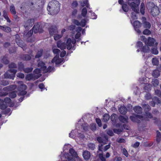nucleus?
<instances>
[{
    "label": "nucleus",
    "mask_w": 161,
    "mask_h": 161,
    "mask_svg": "<svg viewBox=\"0 0 161 161\" xmlns=\"http://www.w3.org/2000/svg\"><path fill=\"white\" fill-rule=\"evenodd\" d=\"M158 61L156 58H153L152 60V63L153 65H157L158 64Z\"/></svg>",
    "instance_id": "nucleus-59"
},
{
    "label": "nucleus",
    "mask_w": 161,
    "mask_h": 161,
    "mask_svg": "<svg viewBox=\"0 0 161 161\" xmlns=\"http://www.w3.org/2000/svg\"><path fill=\"white\" fill-rule=\"evenodd\" d=\"M142 40L143 39V41L145 42L146 45L149 46H152L154 45L155 42V40L151 37H149L147 39L144 36H142L141 37Z\"/></svg>",
    "instance_id": "nucleus-5"
},
{
    "label": "nucleus",
    "mask_w": 161,
    "mask_h": 161,
    "mask_svg": "<svg viewBox=\"0 0 161 161\" xmlns=\"http://www.w3.org/2000/svg\"><path fill=\"white\" fill-rule=\"evenodd\" d=\"M90 128L93 131L97 129L96 124L93 123L91 124Z\"/></svg>",
    "instance_id": "nucleus-57"
},
{
    "label": "nucleus",
    "mask_w": 161,
    "mask_h": 161,
    "mask_svg": "<svg viewBox=\"0 0 161 161\" xmlns=\"http://www.w3.org/2000/svg\"><path fill=\"white\" fill-rule=\"evenodd\" d=\"M16 42L17 45L21 47L24 50L26 49V45L22 40L19 39H17L16 40Z\"/></svg>",
    "instance_id": "nucleus-12"
},
{
    "label": "nucleus",
    "mask_w": 161,
    "mask_h": 161,
    "mask_svg": "<svg viewBox=\"0 0 161 161\" xmlns=\"http://www.w3.org/2000/svg\"><path fill=\"white\" fill-rule=\"evenodd\" d=\"M27 88V86L25 84H21L18 87V90L19 91L25 90Z\"/></svg>",
    "instance_id": "nucleus-34"
},
{
    "label": "nucleus",
    "mask_w": 161,
    "mask_h": 161,
    "mask_svg": "<svg viewBox=\"0 0 161 161\" xmlns=\"http://www.w3.org/2000/svg\"><path fill=\"white\" fill-rule=\"evenodd\" d=\"M72 22L77 25L79 26L80 25V23L78 20L75 19L72 20Z\"/></svg>",
    "instance_id": "nucleus-63"
},
{
    "label": "nucleus",
    "mask_w": 161,
    "mask_h": 161,
    "mask_svg": "<svg viewBox=\"0 0 161 161\" xmlns=\"http://www.w3.org/2000/svg\"><path fill=\"white\" fill-rule=\"evenodd\" d=\"M155 94L158 96L161 97V91L159 90H155Z\"/></svg>",
    "instance_id": "nucleus-64"
},
{
    "label": "nucleus",
    "mask_w": 161,
    "mask_h": 161,
    "mask_svg": "<svg viewBox=\"0 0 161 161\" xmlns=\"http://www.w3.org/2000/svg\"><path fill=\"white\" fill-rule=\"evenodd\" d=\"M69 152L73 157L77 158L78 157L77 153L73 148H70L69 150Z\"/></svg>",
    "instance_id": "nucleus-26"
},
{
    "label": "nucleus",
    "mask_w": 161,
    "mask_h": 161,
    "mask_svg": "<svg viewBox=\"0 0 161 161\" xmlns=\"http://www.w3.org/2000/svg\"><path fill=\"white\" fill-rule=\"evenodd\" d=\"M151 85L149 84H145L144 86V89L145 92H147L151 90Z\"/></svg>",
    "instance_id": "nucleus-29"
},
{
    "label": "nucleus",
    "mask_w": 161,
    "mask_h": 161,
    "mask_svg": "<svg viewBox=\"0 0 161 161\" xmlns=\"http://www.w3.org/2000/svg\"><path fill=\"white\" fill-rule=\"evenodd\" d=\"M55 69L54 67H52L51 66H49L47 68V67H46V69H44V72H50L52 71H53Z\"/></svg>",
    "instance_id": "nucleus-33"
},
{
    "label": "nucleus",
    "mask_w": 161,
    "mask_h": 161,
    "mask_svg": "<svg viewBox=\"0 0 161 161\" xmlns=\"http://www.w3.org/2000/svg\"><path fill=\"white\" fill-rule=\"evenodd\" d=\"M106 131L107 134L110 136H113L114 135L113 131L112 130H106Z\"/></svg>",
    "instance_id": "nucleus-55"
},
{
    "label": "nucleus",
    "mask_w": 161,
    "mask_h": 161,
    "mask_svg": "<svg viewBox=\"0 0 161 161\" xmlns=\"http://www.w3.org/2000/svg\"><path fill=\"white\" fill-rule=\"evenodd\" d=\"M87 146L89 147V148L92 150H93L95 148V144L92 143H89L87 144Z\"/></svg>",
    "instance_id": "nucleus-37"
},
{
    "label": "nucleus",
    "mask_w": 161,
    "mask_h": 161,
    "mask_svg": "<svg viewBox=\"0 0 161 161\" xmlns=\"http://www.w3.org/2000/svg\"><path fill=\"white\" fill-rule=\"evenodd\" d=\"M117 142L119 143H125V141L123 138H118L117 139Z\"/></svg>",
    "instance_id": "nucleus-62"
},
{
    "label": "nucleus",
    "mask_w": 161,
    "mask_h": 161,
    "mask_svg": "<svg viewBox=\"0 0 161 161\" xmlns=\"http://www.w3.org/2000/svg\"><path fill=\"white\" fill-rule=\"evenodd\" d=\"M75 25H71L68 27V29L69 30L72 31L75 30Z\"/></svg>",
    "instance_id": "nucleus-61"
},
{
    "label": "nucleus",
    "mask_w": 161,
    "mask_h": 161,
    "mask_svg": "<svg viewBox=\"0 0 161 161\" xmlns=\"http://www.w3.org/2000/svg\"><path fill=\"white\" fill-rule=\"evenodd\" d=\"M88 1L87 0L84 1L83 3L82 4L81 3V5L82 7L86 6L87 8H88L89 6V4L88 3Z\"/></svg>",
    "instance_id": "nucleus-58"
},
{
    "label": "nucleus",
    "mask_w": 161,
    "mask_h": 161,
    "mask_svg": "<svg viewBox=\"0 0 161 161\" xmlns=\"http://www.w3.org/2000/svg\"><path fill=\"white\" fill-rule=\"evenodd\" d=\"M119 121L123 123H127L128 121V118L126 116H123L120 115L119 117Z\"/></svg>",
    "instance_id": "nucleus-17"
},
{
    "label": "nucleus",
    "mask_w": 161,
    "mask_h": 161,
    "mask_svg": "<svg viewBox=\"0 0 161 161\" xmlns=\"http://www.w3.org/2000/svg\"><path fill=\"white\" fill-rule=\"evenodd\" d=\"M15 88V85H11L4 87L3 88V90L7 91H9L14 89Z\"/></svg>",
    "instance_id": "nucleus-25"
},
{
    "label": "nucleus",
    "mask_w": 161,
    "mask_h": 161,
    "mask_svg": "<svg viewBox=\"0 0 161 161\" xmlns=\"http://www.w3.org/2000/svg\"><path fill=\"white\" fill-rule=\"evenodd\" d=\"M8 107L7 104L3 102V103L0 106V108L1 109H4Z\"/></svg>",
    "instance_id": "nucleus-51"
},
{
    "label": "nucleus",
    "mask_w": 161,
    "mask_h": 161,
    "mask_svg": "<svg viewBox=\"0 0 161 161\" xmlns=\"http://www.w3.org/2000/svg\"><path fill=\"white\" fill-rule=\"evenodd\" d=\"M65 44L68 50H70L72 48L71 40L70 38H69L67 40Z\"/></svg>",
    "instance_id": "nucleus-20"
},
{
    "label": "nucleus",
    "mask_w": 161,
    "mask_h": 161,
    "mask_svg": "<svg viewBox=\"0 0 161 161\" xmlns=\"http://www.w3.org/2000/svg\"><path fill=\"white\" fill-rule=\"evenodd\" d=\"M143 33L144 35H149L151 33V32L149 30L146 29L143 31Z\"/></svg>",
    "instance_id": "nucleus-52"
},
{
    "label": "nucleus",
    "mask_w": 161,
    "mask_h": 161,
    "mask_svg": "<svg viewBox=\"0 0 161 161\" xmlns=\"http://www.w3.org/2000/svg\"><path fill=\"white\" fill-rule=\"evenodd\" d=\"M133 110L137 114H141L142 112V108L139 106H136L134 107Z\"/></svg>",
    "instance_id": "nucleus-22"
},
{
    "label": "nucleus",
    "mask_w": 161,
    "mask_h": 161,
    "mask_svg": "<svg viewBox=\"0 0 161 161\" xmlns=\"http://www.w3.org/2000/svg\"><path fill=\"white\" fill-rule=\"evenodd\" d=\"M160 72L157 69L154 70L152 73V75L154 78H157L160 75Z\"/></svg>",
    "instance_id": "nucleus-30"
},
{
    "label": "nucleus",
    "mask_w": 161,
    "mask_h": 161,
    "mask_svg": "<svg viewBox=\"0 0 161 161\" xmlns=\"http://www.w3.org/2000/svg\"><path fill=\"white\" fill-rule=\"evenodd\" d=\"M156 140L157 143H159L161 141V133L158 130H157Z\"/></svg>",
    "instance_id": "nucleus-27"
},
{
    "label": "nucleus",
    "mask_w": 161,
    "mask_h": 161,
    "mask_svg": "<svg viewBox=\"0 0 161 161\" xmlns=\"http://www.w3.org/2000/svg\"><path fill=\"white\" fill-rule=\"evenodd\" d=\"M160 103V100L157 97H154L153 100L151 102V105L153 106L154 107L156 103Z\"/></svg>",
    "instance_id": "nucleus-21"
},
{
    "label": "nucleus",
    "mask_w": 161,
    "mask_h": 161,
    "mask_svg": "<svg viewBox=\"0 0 161 161\" xmlns=\"http://www.w3.org/2000/svg\"><path fill=\"white\" fill-rule=\"evenodd\" d=\"M106 144L102 143L99 144L98 145V151H100L103 152V151L105 152L110 147V143L104 146Z\"/></svg>",
    "instance_id": "nucleus-7"
},
{
    "label": "nucleus",
    "mask_w": 161,
    "mask_h": 161,
    "mask_svg": "<svg viewBox=\"0 0 161 161\" xmlns=\"http://www.w3.org/2000/svg\"><path fill=\"white\" fill-rule=\"evenodd\" d=\"M43 50H40L38 51L35 57L36 58H39L41 57L42 55Z\"/></svg>",
    "instance_id": "nucleus-40"
},
{
    "label": "nucleus",
    "mask_w": 161,
    "mask_h": 161,
    "mask_svg": "<svg viewBox=\"0 0 161 161\" xmlns=\"http://www.w3.org/2000/svg\"><path fill=\"white\" fill-rule=\"evenodd\" d=\"M152 83L154 86H156L158 85L159 81L158 79H154L153 80Z\"/></svg>",
    "instance_id": "nucleus-44"
},
{
    "label": "nucleus",
    "mask_w": 161,
    "mask_h": 161,
    "mask_svg": "<svg viewBox=\"0 0 161 161\" xmlns=\"http://www.w3.org/2000/svg\"><path fill=\"white\" fill-rule=\"evenodd\" d=\"M137 118L141 119L142 118V117L138 115H135L131 116L130 117V119L133 122H136Z\"/></svg>",
    "instance_id": "nucleus-16"
},
{
    "label": "nucleus",
    "mask_w": 161,
    "mask_h": 161,
    "mask_svg": "<svg viewBox=\"0 0 161 161\" xmlns=\"http://www.w3.org/2000/svg\"><path fill=\"white\" fill-rule=\"evenodd\" d=\"M146 100H149L151 98V96L149 92H147L145 96Z\"/></svg>",
    "instance_id": "nucleus-54"
},
{
    "label": "nucleus",
    "mask_w": 161,
    "mask_h": 161,
    "mask_svg": "<svg viewBox=\"0 0 161 161\" xmlns=\"http://www.w3.org/2000/svg\"><path fill=\"white\" fill-rule=\"evenodd\" d=\"M110 118L109 115L108 114H105L103 116V120L105 122H107Z\"/></svg>",
    "instance_id": "nucleus-36"
},
{
    "label": "nucleus",
    "mask_w": 161,
    "mask_h": 161,
    "mask_svg": "<svg viewBox=\"0 0 161 161\" xmlns=\"http://www.w3.org/2000/svg\"><path fill=\"white\" fill-rule=\"evenodd\" d=\"M49 33L50 35L53 36L58 33L57 28L55 26H52L49 29Z\"/></svg>",
    "instance_id": "nucleus-13"
},
{
    "label": "nucleus",
    "mask_w": 161,
    "mask_h": 161,
    "mask_svg": "<svg viewBox=\"0 0 161 161\" xmlns=\"http://www.w3.org/2000/svg\"><path fill=\"white\" fill-rule=\"evenodd\" d=\"M34 19H30L25 21L24 23V27L26 29L31 27L34 24Z\"/></svg>",
    "instance_id": "nucleus-9"
},
{
    "label": "nucleus",
    "mask_w": 161,
    "mask_h": 161,
    "mask_svg": "<svg viewBox=\"0 0 161 161\" xmlns=\"http://www.w3.org/2000/svg\"><path fill=\"white\" fill-rule=\"evenodd\" d=\"M83 156L85 160H88L90 157V153L87 151H85L83 153Z\"/></svg>",
    "instance_id": "nucleus-19"
},
{
    "label": "nucleus",
    "mask_w": 161,
    "mask_h": 161,
    "mask_svg": "<svg viewBox=\"0 0 161 161\" xmlns=\"http://www.w3.org/2000/svg\"><path fill=\"white\" fill-rule=\"evenodd\" d=\"M142 25V24L138 21H135L133 24V26L135 31L139 34H141V31L139 29L141 27Z\"/></svg>",
    "instance_id": "nucleus-8"
},
{
    "label": "nucleus",
    "mask_w": 161,
    "mask_h": 161,
    "mask_svg": "<svg viewBox=\"0 0 161 161\" xmlns=\"http://www.w3.org/2000/svg\"><path fill=\"white\" fill-rule=\"evenodd\" d=\"M64 61L63 58H59L58 55H57L52 59V63H53L55 62L56 64H58L63 62H64Z\"/></svg>",
    "instance_id": "nucleus-11"
},
{
    "label": "nucleus",
    "mask_w": 161,
    "mask_h": 161,
    "mask_svg": "<svg viewBox=\"0 0 161 161\" xmlns=\"http://www.w3.org/2000/svg\"><path fill=\"white\" fill-rule=\"evenodd\" d=\"M87 9L86 8H84L82 10L81 14L83 16L85 17L87 14Z\"/></svg>",
    "instance_id": "nucleus-48"
},
{
    "label": "nucleus",
    "mask_w": 161,
    "mask_h": 161,
    "mask_svg": "<svg viewBox=\"0 0 161 161\" xmlns=\"http://www.w3.org/2000/svg\"><path fill=\"white\" fill-rule=\"evenodd\" d=\"M151 53L154 54H157L158 53V51L156 47L153 48L151 50Z\"/></svg>",
    "instance_id": "nucleus-53"
},
{
    "label": "nucleus",
    "mask_w": 161,
    "mask_h": 161,
    "mask_svg": "<svg viewBox=\"0 0 161 161\" xmlns=\"http://www.w3.org/2000/svg\"><path fill=\"white\" fill-rule=\"evenodd\" d=\"M8 67L10 69H16L17 68V65L14 63H12L8 65Z\"/></svg>",
    "instance_id": "nucleus-42"
},
{
    "label": "nucleus",
    "mask_w": 161,
    "mask_h": 161,
    "mask_svg": "<svg viewBox=\"0 0 161 161\" xmlns=\"http://www.w3.org/2000/svg\"><path fill=\"white\" fill-rule=\"evenodd\" d=\"M117 117V115L115 114H113L110 117V119L113 122H116V117Z\"/></svg>",
    "instance_id": "nucleus-45"
},
{
    "label": "nucleus",
    "mask_w": 161,
    "mask_h": 161,
    "mask_svg": "<svg viewBox=\"0 0 161 161\" xmlns=\"http://www.w3.org/2000/svg\"><path fill=\"white\" fill-rule=\"evenodd\" d=\"M127 109L125 107L121 106L119 108V111L120 114L124 115L126 113Z\"/></svg>",
    "instance_id": "nucleus-23"
},
{
    "label": "nucleus",
    "mask_w": 161,
    "mask_h": 161,
    "mask_svg": "<svg viewBox=\"0 0 161 161\" xmlns=\"http://www.w3.org/2000/svg\"><path fill=\"white\" fill-rule=\"evenodd\" d=\"M147 45L143 46L141 51L144 53L149 52L150 51V48Z\"/></svg>",
    "instance_id": "nucleus-32"
},
{
    "label": "nucleus",
    "mask_w": 161,
    "mask_h": 161,
    "mask_svg": "<svg viewBox=\"0 0 161 161\" xmlns=\"http://www.w3.org/2000/svg\"><path fill=\"white\" fill-rule=\"evenodd\" d=\"M122 8L123 10L125 12H127L129 10V8L127 5L125 4H123Z\"/></svg>",
    "instance_id": "nucleus-47"
},
{
    "label": "nucleus",
    "mask_w": 161,
    "mask_h": 161,
    "mask_svg": "<svg viewBox=\"0 0 161 161\" xmlns=\"http://www.w3.org/2000/svg\"><path fill=\"white\" fill-rule=\"evenodd\" d=\"M31 58V57L28 54H24L23 57V59L25 61L29 60Z\"/></svg>",
    "instance_id": "nucleus-41"
},
{
    "label": "nucleus",
    "mask_w": 161,
    "mask_h": 161,
    "mask_svg": "<svg viewBox=\"0 0 161 161\" xmlns=\"http://www.w3.org/2000/svg\"><path fill=\"white\" fill-rule=\"evenodd\" d=\"M123 130V129H113V131L115 133L117 134H120L121 132H122Z\"/></svg>",
    "instance_id": "nucleus-35"
},
{
    "label": "nucleus",
    "mask_w": 161,
    "mask_h": 161,
    "mask_svg": "<svg viewBox=\"0 0 161 161\" xmlns=\"http://www.w3.org/2000/svg\"><path fill=\"white\" fill-rule=\"evenodd\" d=\"M3 31L7 32H9L11 31V29L9 27L4 25Z\"/></svg>",
    "instance_id": "nucleus-49"
},
{
    "label": "nucleus",
    "mask_w": 161,
    "mask_h": 161,
    "mask_svg": "<svg viewBox=\"0 0 161 161\" xmlns=\"http://www.w3.org/2000/svg\"><path fill=\"white\" fill-rule=\"evenodd\" d=\"M0 84L3 86H6L9 84V81L6 80H1L0 81Z\"/></svg>",
    "instance_id": "nucleus-39"
},
{
    "label": "nucleus",
    "mask_w": 161,
    "mask_h": 161,
    "mask_svg": "<svg viewBox=\"0 0 161 161\" xmlns=\"http://www.w3.org/2000/svg\"><path fill=\"white\" fill-rule=\"evenodd\" d=\"M145 7L144 4L143 3H142L141 5L140 8V12L142 14L144 15L145 13Z\"/></svg>",
    "instance_id": "nucleus-43"
},
{
    "label": "nucleus",
    "mask_w": 161,
    "mask_h": 161,
    "mask_svg": "<svg viewBox=\"0 0 161 161\" xmlns=\"http://www.w3.org/2000/svg\"><path fill=\"white\" fill-rule=\"evenodd\" d=\"M33 31H34L35 33H36L38 32H42L41 30H40V26L39 25L37 24L36 25H34L33 28Z\"/></svg>",
    "instance_id": "nucleus-24"
},
{
    "label": "nucleus",
    "mask_w": 161,
    "mask_h": 161,
    "mask_svg": "<svg viewBox=\"0 0 161 161\" xmlns=\"http://www.w3.org/2000/svg\"><path fill=\"white\" fill-rule=\"evenodd\" d=\"M17 72L16 69H8L4 74L5 78L14 80L15 77V74Z\"/></svg>",
    "instance_id": "nucleus-4"
},
{
    "label": "nucleus",
    "mask_w": 161,
    "mask_h": 161,
    "mask_svg": "<svg viewBox=\"0 0 161 161\" xmlns=\"http://www.w3.org/2000/svg\"><path fill=\"white\" fill-rule=\"evenodd\" d=\"M145 115L149 119H151L153 118V116L152 114L148 112V111L145 112Z\"/></svg>",
    "instance_id": "nucleus-60"
},
{
    "label": "nucleus",
    "mask_w": 161,
    "mask_h": 161,
    "mask_svg": "<svg viewBox=\"0 0 161 161\" xmlns=\"http://www.w3.org/2000/svg\"><path fill=\"white\" fill-rule=\"evenodd\" d=\"M57 47L61 50H64L66 48V45L64 42H62L60 41H58L57 42Z\"/></svg>",
    "instance_id": "nucleus-14"
},
{
    "label": "nucleus",
    "mask_w": 161,
    "mask_h": 161,
    "mask_svg": "<svg viewBox=\"0 0 161 161\" xmlns=\"http://www.w3.org/2000/svg\"><path fill=\"white\" fill-rule=\"evenodd\" d=\"M10 11L12 14H16L15 7L13 5H11L10 6Z\"/></svg>",
    "instance_id": "nucleus-46"
},
{
    "label": "nucleus",
    "mask_w": 161,
    "mask_h": 161,
    "mask_svg": "<svg viewBox=\"0 0 161 161\" xmlns=\"http://www.w3.org/2000/svg\"><path fill=\"white\" fill-rule=\"evenodd\" d=\"M47 9L51 15L57 14L60 9V5L59 2L56 0L50 2L48 5Z\"/></svg>",
    "instance_id": "nucleus-1"
},
{
    "label": "nucleus",
    "mask_w": 161,
    "mask_h": 161,
    "mask_svg": "<svg viewBox=\"0 0 161 161\" xmlns=\"http://www.w3.org/2000/svg\"><path fill=\"white\" fill-rule=\"evenodd\" d=\"M7 57L8 56L5 55L1 58V62L5 64H8L9 62V60L7 59Z\"/></svg>",
    "instance_id": "nucleus-18"
},
{
    "label": "nucleus",
    "mask_w": 161,
    "mask_h": 161,
    "mask_svg": "<svg viewBox=\"0 0 161 161\" xmlns=\"http://www.w3.org/2000/svg\"><path fill=\"white\" fill-rule=\"evenodd\" d=\"M147 7L150 11L151 14L153 17H155L159 14L160 13L159 8L153 3L148 2Z\"/></svg>",
    "instance_id": "nucleus-2"
},
{
    "label": "nucleus",
    "mask_w": 161,
    "mask_h": 161,
    "mask_svg": "<svg viewBox=\"0 0 161 161\" xmlns=\"http://www.w3.org/2000/svg\"><path fill=\"white\" fill-rule=\"evenodd\" d=\"M142 21V25L143 27L145 28L149 29L151 27V25L150 23L146 21V18L143 17Z\"/></svg>",
    "instance_id": "nucleus-15"
},
{
    "label": "nucleus",
    "mask_w": 161,
    "mask_h": 161,
    "mask_svg": "<svg viewBox=\"0 0 161 161\" xmlns=\"http://www.w3.org/2000/svg\"><path fill=\"white\" fill-rule=\"evenodd\" d=\"M24 71L25 73H29L31 72L32 71L33 68L32 67H28L24 69Z\"/></svg>",
    "instance_id": "nucleus-50"
},
{
    "label": "nucleus",
    "mask_w": 161,
    "mask_h": 161,
    "mask_svg": "<svg viewBox=\"0 0 161 161\" xmlns=\"http://www.w3.org/2000/svg\"><path fill=\"white\" fill-rule=\"evenodd\" d=\"M41 75V74H38L35 73L27 75L25 77L26 79L27 80H35L38 79Z\"/></svg>",
    "instance_id": "nucleus-6"
},
{
    "label": "nucleus",
    "mask_w": 161,
    "mask_h": 161,
    "mask_svg": "<svg viewBox=\"0 0 161 161\" xmlns=\"http://www.w3.org/2000/svg\"><path fill=\"white\" fill-rule=\"evenodd\" d=\"M38 67H41V69L44 71L46 69V66H45V63L42 61H40L38 64Z\"/></svg>",
    "instance_id": "nucleus-28"
},
{
    "label": "nucleus",
    "mask_w": 161,
    "mask_h": 161,
    "mask_svg": "<svg viewBox=\"0 0 161 161\" xmlns=\"http://www.w3.org/2000/svg\"><path fill=\"white\" fill-rule=\"evenodd\" d=\"M99 158L102 161H105L106 159L103 157V153H99L98 155Z\"/></svg>",
    "instance_id": "nucleus-56"
},
{
    "label": "nucleus",
    "mask_w": 161,
    "mask_h": 161,
    "mask_svg": "<svg viewBox=\"0 0 161 161\" xmlns=\"http://www.w3.org/2000/svg\"><path fill=\"white\" fill-rule=\"evenodd\" d=\"M17 92L16 91H14L11 92L9 94V97L11 98H15L16 96Z\"/></svg>",
    "instance_id": "nucleus-38"
},
{
    "label": "nucleus",
    "mask_w": 161,
    "mask_h": 161,
    "mask_svg": "<svg viewBox=\"0 0 161 161\" xmlns=\"http://www.w3.org/2000/svg\"><path fill=\"white\" fill-rule=\"evenodd\" d=\"M97 140L100 144H107L106 142L108 141V138L107 136H104L103 137L98 136L97 137Z\"/></svg>",
    "instance_id": "nucleus-10"
},
{
    "label": "nucleus",
    "mask_w": 161,
    "mask_h": 161,
    "mask_svg": "<svg viewBox=\"0 0 161 161\" xmlns=\"http://www.w3.org/2000/svg\"><path fill=\"white\" fill-rule=\"evenodd\" d=\"M142 107L143 108L145 112L148 111L151 109L150 106L147 104H142Z\"/></svg>",
    "instance_id": "nucleus-31"
},
{
    "label": "nucleus",
    "mask_w": 161,
    "mask_h": 161,
    "mask_svg": "<svg viewBox=\"0 0 161 161\" xmlns=\"http://www.w3.org/2000/svg\"><path fill=\"white\" fill-rule=\"evenodd\" d=\"M128 3L132 10L135 13H139V5L140 3V0H128Z\"/></svg>",
    "instance_id": "nucleus-3"
}]
</instances>
